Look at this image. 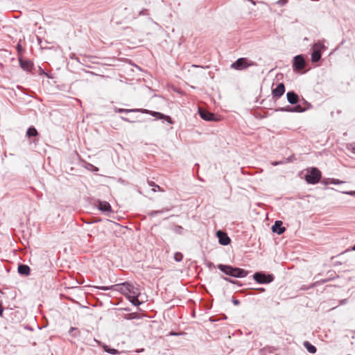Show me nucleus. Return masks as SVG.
<instances>
[{
	"mask_svg": "<svg viewBox=\"0 0 355 355\" xmlns=\"http://www.w3.org/2000/svg\"><path fill=\"white\" fill-rule=\"evenodd\" d=\"M20 66L22 69L26 71H30L32 69L33 64L31 61L24 60L22 58L19 59Z\"/></svg>",
	"mask_w": 355,
	"mask_h": 355,
	"instance_id": "nucleus-13",
	"label": "nucleus"
},
{
	"mask_svg": "<svg viewBox=\"0 0 355 355\" xmlns=\"http://www.w3.org/2000/svg\"><path fill=\"white\" fill-rule=\"evenodd\" d=\"M149 184L153 187H155V185H156V184L153 182H149Z\"/></svg>",
	"mask_w": 355,
	"mask_h": 355,
	"instance_id": "nucleus-27",
	"label": "nucleus"
},
{
	"mask_svg": "<svg viewBox=\"0 0 355 355\" xmlns=\"http://www.w3.org/2000/svg\"><path fill=\"white\" fill-rule=\"evenodd\" d=\"M254 280L260 284H268L273 281L274 277L272 275H265L261 272H256L254 275Z\"/></svg>",
	"mask_w": 355,
	"mask_h": 355,
	"instance_id": "nucleus-7",
	"label": "nucleus"
},
{
	"mask_svg": "<svg viewBox=\"0 0 355 355\" xmlns=\"http://www.w3.org/2000/svg\"><path fill=\"white\" fill-rule=\"evenodd\" d=\"M304 346L306 348L308 352L310 353H315L316 352V347L311 345L309 342L305 341L304 343Z\"/></svg>",
	"mask_w": 355,
	"mask_h": 355,
	"instance_id": "nucleus-17",
	"label": "nucleus"
},
{
	"mask_svg": "<svg viewBox=\"0 0 355 355\" xmlns=\"http://www.w3.org/2000/svg\"><path fill=\"white\" fill-rule=\"evenodd\" d=\"M122 119L128 122H132V121L128 120V119H125L124 117H122Z\"/></svg>",
	"mask_w": 355,
	"mask_h": 355,
	"instance_id": "nucleus-28",
	"label": "nucleus"
},
{
	"mask_svg": "<svg viewBox=\"0 0 355 355\" xmlns=\"http://www.w3.org/2000/svg\"><path fill=\"white\" fill-rule=\"evenodd\" d=\"M98 208L100 210L103 211H111V206H110V203L106 201L99 202Z\"/></svg>",
	"mask_w": 355,
	"mask_h": 355,
	"instance_id": "nucleus-16",
	"label": "nucleus"
},
{
	"mask_svg": "<svg viewBox=\"0 0 355 355\" xmlns=\"http://www.w3.org/2000/svg\"><path fill=\"white\" fill-rule=\"evenodd\" d=\"M285 92V87L283 83H279L276 88L272 89V94L274 97L279 98Z\"/></svg>",
	"mask_w": 355,
	"mask_h": 355,
	"instance_id": "nucleus-11",
	"label": "nucleus"
},
{
	"mask_svg": "<svg viewBox=\"0 0 355 355\" xmlns=\"http://www.w3.org/2000/svg\"><path fill=\"white\" fill-rule=\"evenodd\" d=\"M232 302L235 305H239L240 304V302L238 300L233 299Z\"/></svg>",
	"mask_w": 355,
	"mask_h": 355,
	"instance_id": "nucleus-25",
	"label": "nucleus"
},
{
	"mask_svg": "<svg viewBox=\"0 0 355 355\" xmlns=\"http://www.w3.org/2000/svg\"><path fill=\"white\" fill-rule=\"evenodd\" d=\"M293 110L297 112H302L306 110V108L302 107L300 105H297L293 108Z\"/></svg>",
	"mask_w": 355,
	"mask_h": 355,
	"instance_id": "nucleus-20",
	"label": "nucleus"
},
{
	"mask_svg": "<svg viewBox=\"0 0 355 355\" xmlns=\"http://www.w3.org/2000/svg\"><path fill=\"white\" fill-rule=\"evenodd\" d=\"M321 172L320 171L315 167L311 168L310 169H307V173L305 175V180L311 184H315L318 183L321 179Z\"/></svg>",
	"mask_w": 355,
	"mask_h": 355,
	"instance_id": "nucleus-3",
	"label": "nucleus"
},
{
	"mask_svg": "<svg viewBox=\"0 0 355 355\" xmlns=\"http://www.w3.org/2000/svg\"><path fill=\"white\" fill-rule=\"evenodd\" d=\"M306 62L304 58L302 55H298L294 57L293 62V67L295 71H300L304 69Z\"/></svg>",
	"mask_w": 355,
	"mask_h": 355,
	"instance_id": "nucleus-6",
	"label": "nucleus"
},
{
	"mask_svg": "<svg viewBox=\"0 0 355 355\" xmlns=\"http://www.w3.org/2000/svg\"><path fill=\"white\" fill-rule=\"evenodd\" d=\"M105 350H106V352H107L112 354H115L118 353V351L114 349H105Z\"/></svg>",
	"mask_w": 355,
	"mask_h": 355,
	"instance_id": "nucleus-24",
	"label": "nucleus"
},
{
	"mask_svg": "<svg viewBox=\"0 0 355 355\" xmlns=\"http://www.w3.org/2000/svg\"><path fill=\"white\" fill-rule=\"evenodd\" d=\"M218 268L226 275L234 277H245L248 275V272L239 268H234L231 266L219 264Z\"/></svg>",
	"mask_w": 355,
	"mask_h": 355,
	"instance_id": "nucleus-2",
	"label": "nucleus"
},
{
	"mask_svg": "<svg viewBox=\"0 0 355 355\" xmlns=\"http://www.w3.org/2000/svg\"><path fill=\"white\" fill-rule=\"evenodd\" d=\"M330 183L334 184H340L344 183V182L341 181L340 180H338V179H331L330 180Z\"/></svg>",
	"mask_w": 355,
	"mask_h": 355,
	"instance_id": "nucleus-22",
	"label": "nucleus"
},
{
	"mask_svg": "<svg viewBox=\"0 0 355 355\" xmlns=\"http://www.w3.org/2000/svg\"><path fill=\"white\" fill-rule=\"evenodd\" d=\"M346 193H347L349 195H351V196H355V191H354L347 192Z\"/></svg>",
	"mask_w": 355,
	"mask_h": 355,
	"instance_id": "nucleus-26",
	"label": "nucleus"
},
{
	"mask_svg": "<svg viewBox=\"0 0 355 355\" xmlns=\"http://www.w3.org/2000/svg\"><path fill=\"white\" fill-rule=\"evenodd\" d=\"M157 190V191H162V192H163V191H164V189H162V188H161L159 185H157V184L155 185L154 188L153 189V191L154 192H155Z\"/></svg>",
	"mask_w": 355,
	"mask_h": 355,
	"instance_id": "nucleus-23",
	"label": "nucleus"
},
{
	"mask_svg": "<svg viewBox=\"0 0 355 355\" xmlns=\"http://www.w3.org/2000/svg\"><path fill=\"white\" fill-rule=\"evenodd\" d=\"M96 288L103 291L114 290L119 291L124 295L133 305L138 306L141 304L138 300V297L140 295L139 289L129 283L116 284L110 286H96Z\"/></svg>",
	"mask_w": 355,
	"mask_h": 355,
	"instance_id": "nucleus-1",
	"label": "nucleus"
},
{
	"mask_svg": "<svg viewBox=\"0 0 355 355\" xmlns=\"http://www.w3.org/2000/svg\"><path fill=\"white\" fill-rule=\"evenodd\" d=\"M216 234L221 245H227L230 243L231 240L226 233L218 231Z\"/></svg>",
	"mask_w": 355,
	"mask_h": 355,
	"instance_id": "nucleus-10",
	"label": "nucleus"
},
{
	"mask_svg": "<svg viewBox=\"0 0 355 355\" xmlns=\"http://www.w3.org/2000/svg\"><path fill=\"white\" fill-rule=\"evenodd\" d=\"M286 96H287L288 101L291 104H296L298 102L299 97H298L297 94H296L295 92H289L287 93Z\"/></svg>",
	"mask_w": 355,
	"mask_h": 355,
	"instance_id": "nucleus-14",
	"label": "nucleus"
},
{
	"mask_svg": "<svg viewBox=\"0 0 355 355\" xmlns=\"http://www.w3.org/2000/svg\"><path fill=\"white\" fill-rule=\"evenodd\" d=\"M183 259V254L181 252H175L174 254V259L176 261H181Z\"/></svg>",
	"mask_w": 355,
	"mask_h": 355,
	"instance_id": "nucleus-19",
	"label": "nucleus"
},
{
	"mask_svg": "<svg viewBox=\"0 0 355 355\" xmlns=\"http://www.w3.org/2000/svg\"><path fill=\"white\" fill-rule=\"evenodd\" d=\"M18 272L21 275L27 276L29 275L31 269L27 265L21 264L18 266Z\"/></svg>",
	"mask_w": 355,
	"mask_h": 355,
	"instance_id": "nucleus-15",
	"label": "nucleus"
},
{
	"mask_svg": "<svg viewBox=\"0 0 355 355\" xmlns=\"http://www.w3.org/2000/svg\"><path fill=\"white\" fill-rule=\"evenodd\" d=\"M324 49V46L321 42H317L313 44L312 47V53H311V61L313 62H316L320 60L321 58V52Z\"/></svg>",
	"mask_w": 355,
	"mask_h": 355,
	"instance_id": "nucleus-5",
	"label": "nucleus"
},
{
	"mask_svg": "<svg viewBox=\"0 0 355 355\" xmlns=\"http://www.w3.org/2000/svg\"><path fill=\"white\" fill-rule=\"evenodd\" d=\"M347 149L355 154V142L347 146Z\"/></svg>",
	"mask_w": 355,
	"mask_h": 355,
	"instance_id": "nucleus-21",
	"label": "nucleus"
},
{
	"mask_svg": "<svg viewBox=\"0 0 355 355\" xmlns=\"http://www.w3.org/2000/svg\"><path fill=\"white\" fill-rule=\"evenodd\" d=\"M38 135L37 130L34 127H31L27 130L26 135L28 137H35Z\"/></svg>",
	"mask_w": 355,
	"mask_h": 355,
	"instance_id": "nucleus-18",
	"label": "nucleus"
},
{
	"mask_svg": "<svg viewBox=\"0 0 355 355\" xmlns=\"http://www.w3.org/2000/svg\"><path fill=\"white\" fill-rule=\"evenodd\" d=\"M352 250H354L355 251V245L351 249Z\"/></svg>",
	"mask_w": 355,
	"mask_h": 355,
	"instance_id": "nucleus-29",
	"label": "nucleus"
},
{
	"mask_svg": "<svg viewBox=\"0 0 355 355\" xmlns=\"http://www.w3.org/2000/svg\"><path fill=\"white\" fill-rule=\"evenodd\" d=\"M199 114L202 119L206 121H216V116L213 113L206 110L199 109Z\"/></svg>",
	"mask_w": 355,
	"mask_h": 355,
	"instance_id": "nucleus-9",
	"label": "nucleus"
},
{
	"mask_svg": "<svg viewBox=\"0 0 355 355\" xmlns=\"http://www.w3.org/2000/svg\"><path fill=\"white\" fill-rule=\"evenodd\" d=\"M285 227H282V222L277 220L272 227V230L278 234H282L285 231Z\"/></svg>",
	"mask_w": 355,
	"mask_h": 355,
	"instance_id": "nucleus-12",
	"label": "nucleus"
},
{
	"mask_svg": "<svg viewBox=\"0 0 355 355\" xmlns=\"http://www.w3.org/2000/svg\"><path fill=\"white\" fill-rule=\"evenodd\" d=\"M118 112H141L143 113H150L153 116H158L160 119L164 118V115L159 112H149L147 110H127V109H121L119 108L117 111Z\"/></svg>",
	"mask_w": 355,
	"mask_h": 355,
	"instance_id": "nucleus-8",
	"label": "nucleus"
},
{
	"mask_svg": "<svg viewBox=\"0 0 355 355\" xmlns=\"http://www.w3.org/2000/svg\"><path fill=\"white\" fill-rule=\"evenodd\" d=\"M256 65L255 62L246 58H241L231 64V68L235 70H243L250 67Z\"/></svg>",
	"mask_w": 355,
	"mask_h": 355,
	"instance_id": "nucleus-4",
	"label": "nucleus"
}]
</instances>
